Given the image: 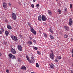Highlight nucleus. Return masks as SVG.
I'll return each mask as SVG.
<instances>
[{
  "instance_id": "29",
  "label": "nucleus",
  "mask_w": 73,
  "mask_h": 73,
  "mask_svg": "<svg viewBox=\"0 0 73 73\" xmlns=\"http://www.w3.org/2000/svg\"><path fill=\"white\" fill-rule=\"evenodd\" d=\"M58 58L59 60H60V59H61V57L59 56L58 57Z\"/></svg>"
},
{
  "instance_id": "43",
  "label": "nucleus",
  "mask_w": 73,
  "mask_h": 73,
  "mask_svg": "<svg viewBox=\"0 0 73 73\" xmlns=\"http://www.w3.org/2000/svg\"><path fill=\"white\" fill-rule=\"evenodd\" d=\"M33 42H36V41H35V40H33Z\"/></svg>"
},
{
  "instance_id": "38",
  "label": "nucleus",
  "mask_w": 73,
  "mask_h": 73,
  "mask_svg": "<svg viewBox=\"0 0 73 73\" xmlns=\"http://www.w3.org/2000/svg\"><path fill=\"white\" fill-rule=\"evenodd\" d=\"M51 54H54V52H53V51L52 50H51Z\"/></svg>"
},
{
  "instance_id": "8",
  "label": "nucleus",
  "mask_w": 73,
  "mask_h": 73,
  "mask_svg": "<svg viewBox=\"0 0 73 73\" xmlns=\"http://www.w3.org/2000/svg\"><path fill=\"white\" fill-rule=\"evenodd\" d=\"M18 49L20 51H22V50H23L22 47H21V46L20 45H19L18 46Z\"/></svg>"
},
{
  "instance_id": "40",
  "label": "nucleus",
  "mask_w": 73,
  "mask_h": 73,
  "mask_svg": "<svg viewBox=\"0 0 73 73\" xmlns=\"http://www.w3.org/2000/svg\"><path fill=\"white\" fill-rule=\"evenodd\" d=\"M29 38H30V40H32V37H31L30 36L29 37Z\"/></svg>"
},
{
  "instance_id": "10",
  "label": "nucleus",
  "mask_w": 73,
  "mask_h": 73,
  "mask_svg": "<svg viewBox=\"0 0 73 73\" xmlns=\"http://www.w3.org/2000/svg\"><path fill=\"white\" fill-rule=\"evenodd\" d=\"M11 52L13 54H16V50L13 48H11Z\"/></svg>"
},
{
  "instance_id": "27",
  "label": "nucleus",
  "mask_w": 73,
  "mask_h": 73,
  "mask_svg": "<svg viewBox=\"0 0 73 73\" xmlns=\"http://www.w3.org/2000/svg\"><path fill=\"white\" fill-rule=\"evenodd\" d=\"M34 49H35V50H37V49H38V48L36 47H34Z\"/></svg>"
},
{
  "instance_id": "23",
  "label": "nucleus",
  "mask_w": 73,
  "mask_h": 73,
  "mask_svg": "<svg viewBox=\"0 0 73 73\" xmlns=\"http://www.w3.org/2000/svg\"><path fill=\"white\" fill-rule=\"evenodd\" d=\"M43 34H44V36L45 37H47L46 34L44 33H43Z\"/></svg>"
},
{
  "instance_id": "47",
  "label": "nucleus",
  "mask_w": 73,
  "mask_h": 73,
  "mask_svg": "<svg viewBox=\"0 0 73 73\" xmlns=\"http://www.w3.org/2000/svg\"><path fill=\"white\" fill-rule=\"evenodd\" d=\"M33 1L34 2H36V0H33Z\"/></svg>"
},
{
  "instance_id": "1",
  "label": "nucleus",
  "mask_w": 73,
  "mask_h": 73,
  "mask_svg": "<svg viewBox=\"0 0 73 73\" xmlns=\"http://www.w3.org/2000/svg\"><path fill=\"white\" fill-rule=\"evenodd\" d=\"M26 57L27 58V60H28L29 62H30V64H32V63H34L35 62V58L33 56L31 57V60L29 58V57H28V56L27 55H26Z\"/></svg>"
},
{
  "instance_id": "34",
  "label": "nucleus",
  "mask_w": 73,
  "mask_h": 73,
  "mask_svg": "<svg viewBox=\"0 0 73 73\" xmlns=\"http://www.w3.org/2000/svg\"><path fill=\"white\" fill-rule=\"evenodd\" d=\"M31 7H32V8H34V7H35V6L34 5L32 4L31 5Z\"/></svg>"
},
{
  "instance_id": "30",
  "label": "nucleus",
  "mask_w": 73,
  "mask_h": 73,
  "mask_svg": "<svg viewBox=\"0 0 73 73\" xmlns=\"http://www.w3.org/2000/svg\"><path fill=\"white\" fill-rule=\"evenodd\" d=\"M58 12H59V14H61V10H58Z\"/></svg>"
},
{
  "instance_id": "2",
  "label": "nucleus",
  "mask_w": 73,
  "mask_h": 73,
  "mask_svg": "<svg viewBox=\"0 0 73 73\" xmlns=\"http://www.w3.org/2000/svg\"><path fill=\"white\" fill-rule=\"evenodd\" d=\"M11 37L12 38V40H13L14 41H17L18 39H17V37L16 36H15L13 35H11Z\"/></svg>"
},
{
  "instance_id": "42",
  "label": "nucleus",
  "mask_w": 73,
  "mask_h": 73,
  "mask_svg": "<svg viewBox=\"0 0 73 73\" xmlns=\"http://www.w3.org/2000/svg\"><path fill=\"white\" fill-rule=\"evenodd\" d=\"M28 25H29V26H30L31 24H30V23H28Z\"/></svg>"
},
{
  "instance_id": "9",
  "label": "nucleus",
  "mask_w": 73,
  "mask_h": 73,
  "mask_svg": "<svg viewBox=\"0 0 73 73\" xmlns=\"http://www.w3.org/2000/svg\"><path fill=\"white\" fill-rule=\"evenodd\" d=\"M42 20L44 21H46V17L44 15H42Z\"/></svg>"
},
{
  "instance_id": "18",
  "label": "nucleus",
  "mask_w": 73,
  "mask_h": 73,
  "mask_svg": "<svg viewBox=\"0 0 73 73\" xmlns=\"http://www.w3.org/2000/svg\"><path fill=\"white\" fill-rule=\"evenodd\" d=\"M21 69H23L24 70H27V69L26 68V67H25V66H23L21 68Z\"/></svg>"
},
{
  "instance_id": "20",
  "label": "nucleus",
  "mask_w": 73,
  "mask_h": 73,
  "mask_svg": "<svg viewBox=\"0 0 73 73\" xmlns=\"http://www.w3.org/2000/svg\"><path fill=\"white\" fill-rule=\"evenodd\" d=\"M65 29H66V30L67 31H68L69 30V28L68 27V26H65Z\"/></svg>"
},
{
  "instance_id": "51",
  "label": "nucleus",
  "mask_w": 73,
  "mask_h": 73,
  "mask_svg": "<svg viewBox=\"0 0 73 73\" xmlns=\"http://www.w3.org/2000/svg\"><path fill=\"white\" fill-rule=\"evenodd\" d=\"M71 40L72 41L73 40V39H72V38H71Z\"/></svg>"
},
{
  "instance_id": "7",
  "label": "nucleus",
  "mask_w": 73,
  "mask_h": 73,
  "mask_svg": "<svg viewBox=\"0 0 73 73\" xmlns=\"http://www.w3.org/2000/svg\"><path fill=\"white\" fill-rule=\"evenodd\" d=\"M73 24V20L71 18H70L69 21V24L70 26H71Z\"/></svg>"
},
{
  "instance_id": "6",
  "label": "nucleus",
  "mask_w": 73,
  "mask_h": 73,
  "mask_svg": "<svg viewBox=\"0 0 73 73\" xmlns=\"http://www.w3.org/2000/svg\"><path fill=\"white\" fill-rule=\"evenodd\" d=\"M49 56L51 59L53 60L54 58V54H52V53H50Z\"/></svg>"
},
{
  "instance_id": "16",
  "label": "nucleus",
  "mask_w": 73,
  "mask_h": 73,
  "mask_svg": "<svg viewBox=\"0 0 73 73\" xmlns=\"http://www.w3.org/2000/svg\"><path fill=\"white\" fill-rule=\"evenodd\" d=\"M48 12L49 15H50V16H51V15H52V11L50 10H48Z\"/></svg>"
},
{
  "instance_id": "28",
  "label": "nucleus",
  "mask_w": 73,
  "mask_h": 73,
  "mask_svg": "<svg viewBox=\"0 0 73 73\" xmlns=\"http://www.w3.org/2000/svg\"><path fill=\"white\" fill-rule=\"evenodd\" d=\"M15 56L14 55L12 58V59H13V60L15 59Z\"/></svg>"
},
{
  "instance_id": "46",
  "label": "nucleus",
  "mask_w": 73,
  "mask_h": 73,
  "mask_svg": "<svg viewBox=\"0 0 73 73\" xmlns=\"http://www.w3.org/2000/svg\"><path fill=\"white\" fill-rule=\"evenodd\" d=\"M71 73H73V70H71Z\"/></svg>"
},
{
  "instance_id": "21",
  "label": "nucleus",
  "mask_w": 73,
  "mask_h": 73,
  "mask_svg": "<svg viewBox=\"0 0 73 73\" xmlns=\"http://www.w3.org/2000/svg\"><path fill=\"white\" fill-rule=\"evenodd\" d=\"M68 35L65 34L64 35V38H68Z\"/></svg>"
},
{
  "instance_id": "45",
  "label": "nucleus",
  "mask_w": 73,
  "mask_h": 73,
  "mask_svg": "<svg viewBox=\"0 0 73 73\" xmlns=\"http://www.w3.org/2000/svg\"><path fill=\"white\" fill-rule=\"evenodd\" d=\"M72 54L73 53V49H72Z\"/></svg>"
},
{
  "instance_id": "17",
  "label": "nucleus",
  "mask_w": 73,
  "mask_h": 73,
  "mask_svg": "<svg viewBox=\"0 0 73 73\" xmlns=\"http://www.w3.org/2000/svg\"><path fill=\"white\" fill-rule=\"evenodd\" d=\"M50 37L51 40H53L54 39V37L53 36V35H50Z\"/></svg>"
},
{
  "instance_id": "53",
  "label": "nucleus",
  "mask_w": 73,
  "mask_h": 73,
  "mask_svg": "<svg viewBox=\"0 0 73 73\" xmlns=\"http://www.w3.org/2000/svg\"><path fill=\"white\" fill-rule=\"evenodd\" d=\"M56 0V1H58V0Z\"/></svg>"
},
{
  "instance_id": "3",
  "label": "nucleus",
  "mask_w": 73,
  "mask_h": 73,
  "mask_svg": "<svg viewBox=\"0 0 73 73\" xmlns=\"http://www.w3.org/2000/svg\"><path fill=\"white\" fill-rule=\"evenodd\" d=\"M11 16L12 18H13V20H16L17 19V16L16 15V14L14 13H13L12 14Z\"/></svg>"
},
{
  "instance_id": "50",
  "label": "nucleus",
  "mask_w": 73,
  "mask_h": 73,
  "mask_svg": "<svg viewBox=\"0 0 73 73\" xmlns=\"http://www.w3.org/2000/svg\"><path fill=\"white\" fill-rule=\"evenodd\" d=\"M19 5H21V3H19Z\"/></svg>"
},
{
  "instance_id": "41",
  "label": "nucleus",
  "mask_w": 73,
  "mask_h": 73,
  "mask_svg": "<svg viewBox=\"0 0 73 73\" xmlns=\"http://www.w3.org/2000/svg\"><path fill=\"white\" fill-rule=\"evenodd\" d=\"M9 5L10 7L11 6V3H9Z\"/></svg>"
},
{
  "instance_id": "25",
  "label": "nucleus",
  "mask_w": 73,
  "mask_h": 73,
  "mask_svg": "<svg viewBox=\"0 0 73 73\" xmlns=\"http://www.w3.org/2000/svg\"><path fill=\"white\" fill-rule=\"evenodd\" d=\"M37 53L38 54H40L41 53H40V52L39 51H37Z\"/></svg>"
},
{
  "instance_id": "24",
  "label": "nucleus",
  "mask_w": 73,
  "mask_h": 73,
  "mask_svg": "<svg viewBox=\"0 0 73 73\" xmlns=\"http://www.w3.org/2000/svg\"><path fill=\"white\" fill-rule=\"evenodd\" d=\"M70 8L71 9H72V4L71 3L70 4Z\"/></svg>"
},
{
  "instance_id": "48",
  "label": "nucleus",
  "mask_w": 73,
  "mask_h": 73,
  "mask_svg": "<svg viewBox=\"0 0 73 73\" xmlns=\"http://www.w3.org/2000/svg\"><path fill=\"white\" fill-rule=\"evenodd\" d=\"M18 61H20V59H18Z\"/></svg>"
},
{
  "instance_id": "22",
  "label": "nucleus",
  "mask_w": 73,
  "mask_h": 73,
  "mask_svg": "<svg viewBox=\"0 0 73 73\" xmlns=\"http://www.w3.org/2000/svg\"><path fill=\"white\" fill-rule=\"evenodd\" d=\"M36 67H37V68H38V67H39V65H38V63H36Z\"/></svg>"
},
{
  "instance_id": "31",
  "label": "nucleus",
  "mask_w": 73,
  "mask_h": 73,
  "mask_svg": "<svg viewBox=\"0 0 73 73\" xmlns=\"http://www.w3.org/2000/svg\"><path fill=\"white\" fill-rule=\"evenodd\" d=\"M49 31H50V32H51V33H53V31H52V30H51V29H50Z\"/></svg>"
},
{
  "instance_id": "14",
  "label": "nucleus",
  "mask_w": 73,
  "mask_h": 73,
  "mask_svg": "<svg viewBox=\"0 0 73 73\" xmlns=\"http://www.w3.org/2000/svg\"><path fill=\"white\" fill-rule=\"evenodd\" d=\"M27 43L29 45H32L33 44L32 42L31 41H28L27 42Z\"/></svg>"
},
{
  "instance_id": "49",
  "label": "nucleus",
  "mask_w": 73,
  "mask_h": 73,
  "mask_svg": "<svg viewBox=\"0 0 73 73\" xmlns=\"http://www.w3.org/2000/svg\"><path fill=\"white\" fill-rule=\"evenodd\" d=\"M1 56V52H0V56Z\"/></svg>"
},
{
  "instance_id": "11",
  "label": "nucleus",
  "mask_w": 73,
  "mask_h": 73,
  "mask_svg": "<svg viewBox=\"0 0 73 73\" xmlns=\"http://www.w3.org/2000/svg\"><path fill=\"white\" fill-rule=\"evenodd\" d=\"M49 65L50 66V68H52V69H54V65H53L52 63L50 64Z\"/></svg>"
},
{
  "instance_id": "12",
  "label": "nucleus",
  "mask_w": 73,
  "mask_h": 73,
  "mask_svg": "<svg viewBox=\"0 0 73 73\" xmlns=\"http://www.w3.org/2000/svg\"><path fill=\"white\" fill-rule=\"evenodd\" d=\"M7 27L8 29H12V27H11V26H10V25H7Z\"/></svg>"
},
{
  "instance_id": "4",
  "label": "nucleus",
  "mask_w": 73,
  "mask_h": 73,
  "mask_svg": "<svg viewBox=\"0 0 73 73\" xmlns=\"http://www.w3.org/2000/svg\"><path fill=\"white\" fill-rule=\"evenodd\" d=\"M30 29L31 30V31L32 33H33L34 34V35H36V32L35 31V30L33 29V27H30Z\"/></svg>"
},
{
  "instance_id": "33",
  "label": "nucleus",
  "mask_w": 73,
  "mask_h": 73,
  "mask_svg": "<svg viewBox=\"0 0 73 73\" xmlns=\"http://www.w3.org/2000/svg\"><path fill=\"white\" fill-rule=\"evenodd\" d=\"M0 34H1V35L3 34V32H2V31H0Z\"/></svg>"
},
{
  "instance_id": "39",
  "label": "nucleus",
  "mask_w": 73,
  "mask_h": 73,
  "mask_svg": "<svg viewBox=\"0 0 73 73\" xmlns=\"http://www.w3.org/2000/svg\"><path fill=\"white\" fill-rule=\"evenodd\" d=\"M55 61L56 62H58L57 60L56 59H55Z\"/></svg>"
},
{
  "instance_id": "26",
  "label": "nucleus",
  "mask_w": 73,
  "mask_h": 73,
  "mask_svg": "<svg viewBox=\"0 0 73 73\" xmlns=\"http://www.w3.org/2000/svg\"><path fill=\"white\" fill-rule=\"evenodd\" d=\"M36 6V8H38L40 6V5L39 4H37Z\"/></svg>"
},
{
  "instance_id": "13",
  "label": "nucleus",
  "mask_w": 73,
  "mask_h": 73,
  "mask_svg": "<svg viewBox=\"0 0 73 73\" xmlns=\"http://www.w3.org/2000/svg\"><path fill=\"white\" fill-rule=\"evenodd\" d=\"M38 19L39 21H41V20L42 19V17H41V16H39L38 17Z\"/></svg>"
},
{
  "instance_id": "32",
  "label": "nucleus",
  "mask_w": 73,
  "mask_h": 73,
  "mask_svg": "<svg viewBox=\"0 0 73 73\" xmlns=\"http://www.w3.org/2000/svg\"><path fill=\"white\" fill-rule=\"evenodd\" d=\"M6 72L7 73H8L9 72V70L7 69L6 70Z\"/></svg>"
},
{
  "instance_id": "35",
  "label": "nucleus",
  "mask_w": 73,
  "mask_h": 73,
  "mask_svg": "<svg viewBox=\"0 0 73 73\" xmlns=\"http://www.w3.org/2000/svg\"><path fill=\"white\" fill-rule=\"evenodd\" d=\"M59 34L60 35H62V32H59Z\"/></svg>"
},
{
  "instance_id": "36",
  "label": "nucleus",
  "mask_w": 73,
  "mask_h": 73,
  "mask_svg": "<svg viewBox=\"0 0 73 73\" xmlns=\"http://www.w3.org/2000/svg\"><path fill=\"white\" fill-rule=\"evenodd\" d=\"M19 37L21 38V37H23V36L21 35H19Z\"/></svg>"
},
{
  "instance_id": "19",
  "label": "nucleus",
  "mask_w": 73,
  "mask_h": 73,
  "mask_svg": "<svg viewBox=\"0 0 73 73\" xmlns=\"http://www.w3.org/2000/svg\"><path fill=\"white\" fill-rule=\"evenodd\" d=\"M9 57L10 58H12V57H13V55L12 54H9Z\"/></svg>"
},
{
  "instance_id": "37",
  "label": "nucleus",
  "mask_w": 73,
  "mask_h": 73,
  "mask_svg": "<svg viewBox=\"0 0 73 73\" xmlns=\"http://www.w3.org/2000/svg\"><path fill=\"white\" fill-rule=\"evenodd\" d=\"M1 29L2 30L3 32L4 31V29L3 28H1Z\"/></svg>"
},
{
  "instance_id": "5",
  "label": "nucleus",
  "mask_w": 73,
  "mask_h": 73,
  "mask_svg": "<svg viewBox=\"0 0 73 73\" xmlns=\"http://www.w3.org/2000/svg\"><path fill=\"white\" fill-rule=\"evenodd\" d=\"M3 7L4 8V9L5 10H6L7 9V7L8 6L7 4L6 3L4 2L3 3Z\"/></svg>"
},
{
  "instance_id": "52",
  "label": "nucleus",
  "mask_w": 73,
  "mask_h": 73,
  "mask_svg": "<svg viewBox=\"0 0 73 73\" xmlns=\"http://www.w3.org/2000/svg\"><path fill=\"white\" fill-rule=\"evenodd\" d=\"M72 57H73V54H72Z\"/></svg>"
},
{
  "instance_id": "15",
  "label": "nucleus",
  "mask_w": 73,
  "mask_h": 73,
  "mask_svg": "<svg viewBox=\"0 0 73 73\" xmlns=\"http://www.w3.org/2000/svg\"><path fill=\"white\" fill-rule=\"evenodd\" d=\"M5 34L6 36H8L9 35V32L7 31H6L5 32Z\"/></svg>"
},
{
  "instance_id": "44",
  "label": "nucleus",
  "mask_w": 73,
  "mask_h": 73,
  "mask_svg": "<svg viewBox=\"0 0 73 73\" xmlns=\"http://www.w3.org/2000/svg\"><path fill=\"white\" fill-rule=\"evenodd\" d=\"M65 11H67V9H64Z\"/></svg>"
}]
</instances>
